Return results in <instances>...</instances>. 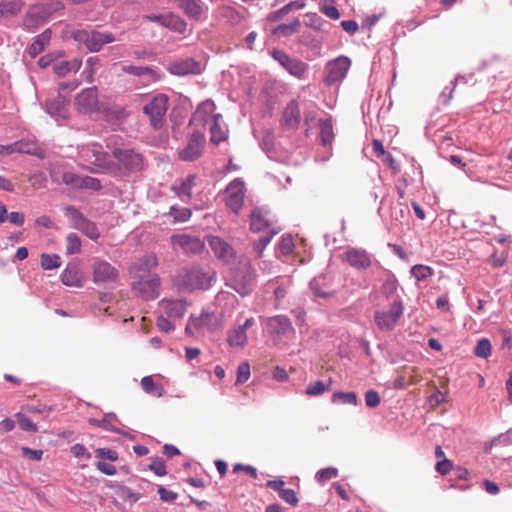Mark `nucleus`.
Listing matches in <instances>:
<instances>
[{
  "label": "nucleus",
  "instance_id": "f257e3e1",
  "mask_svg": "<svg viewBox=\"0 0 512 512\" xmlns=\"http://www.w3.org/2000/svg\"><path fill=\"white\" fill-rule=\"evenodd\" d=\"M226 286L231 287L240 296L249 295L255 287V275L250 260L245 254H237L233 247L226 243Z\"/></svg>",
  "mask_w": 512,
  "mask_h": 512
},
{
  "label": "nucleus",
  "instance_id": "f03ea898",
  "mask_svg": "<svg viewBox=\"0 0 512 512\" xmlns=\"http://www.w3.org/2000/svg\"><path fill=\"white\" fill-rule=\"evenodd\" d=\"M216 282V273L209 267H184L178 271L173 283L180 292L209 290Z\"/></svg>",
  "mask_w": 512,
  "mask_h": 512
},
{
  "label": "nucleus",
  "instance_id": "7ed1b4c3",
  "mask_svg": "<svg viewBox=\"0 0 512 512\" xmlns=\"http://www.w3.org/2000/svg\"><path fill=\"white\" fill-rule=\"evenodd\" d=\"M71 38L91 53L99 52L104 45L117 40L112 32H102L90 28L72 30Z\"/></svg>",
  "mask_w": 512,
  "mask_h": 512
},
{
  "label": "nucleus",
  "instance_id": "20e7f679",
  "mask_svg": "<svg viewBox=\"0 0 512 512\" xmlns=\"http://www.w3.org/2000/svg\"><path fill=\"white\" fill-rule=\"evenodd\" d=\"M112 155L117 160V164L114 163L113 167L115 176L129 175L143 169V156L134 149L115 147L112 149Z\"/></svg>",
  "mask_w": 512,
  "mask_h": 512
},
{
  "label": "nucleus",
  "instance_id": "39448f33",
  "mask_svg": "<svg viewBox=\"0 0 512 512\" xmlns=\"http://www.w3.org/2000/svg\"><path fill=\"white\" fill-rule=\"evenodd\" d=\"M169 106V97L164 93H158L148 97L142 107L143 114L148 118L152 128H162Z\"/></svg>",
  "mask_w": 512,
  "mask_h": 512
},
{
  "label": "nucleus",
  "instance_id": "423d86ee",
  "mask_svg": "<svg viewBox=\"0 0 512 512\" xmlns=\"http://www.w3.org/2000/svg\"><path fill=\"white\" fill-rule=\"evenodd\" d=\"M216 106L210 99L198 105L189 122L193 128H219L220 113H216Z\"/></svg>",
  "mask_w": 512,
  "mask_h": 512
},
{
  "label": "nucleus",
  "instance_id": "0eeeda50",
  "mask_svg": "<svg viewBox=\"0 0 512 512\" xmlns=\"http://www.w3.org/2000/svg\"><path fill=\"white\" fill-rule=\"evenodd\" d=\"M404 312L403 302L400 298L394 299L388 310H377L374 320L381 331H392Z\"/></svg>",
  "mask_w": 512,
  "mask_h": 512
},
{
  "label": "nucleus",
  "instance_id": "6e6552de",
  "mask_svg": "<svg viewBox=\"0 0 512 512\" xmlns=\"http://www.w3.org/2000/svg\"><path fill=\"white\" fill-rule=\"evenodd\" d=\"M351 60L346 56H339L325 65L324 83L326 86H338L347 76Z\"/></svg>",
  "mask_w": 512,
  "mask_h": 512
},
{
  "label": "nucleus",
  "instance_id": "1a4fd4ad",
  "mask_svg": "<svg viewBox=\"0 0 512 512\" xmlns=\"http://www.w3.org/2000/svg\"><path fill=\"white\" fill-rule=\"evenodd\" d=\"M270 56L291 76L299 80L305 78L308 71V65L298 58L291 57L285 51L280 49H272Z\"/></svg>",
  "mask_w": 512,
  "mask_h": 512
},
{
  "label": "nucleus",
  "instance_id": "9d476101",
  "mask_svg": "<svg viewBox=\"0 0 512 512\" xmlns=\"http://www.w3.org/2000/svg\"><path fill=\"white\" fill-rule=\"evenodd\" d=\"M119 278V271L107 260L96 257L92 263V281L97 284L115 283Z\"/></svg>",
  "mask_w": 512,
  "mask_h": 512
},
{
  "label": "nucleus",
  "instance_id": "9b49d317",
  "mask_svg": "<svg viewBox=\"0 0 512 512\" xmlns=\"http://www.w3.org/2000/svg\"><path fill=\"white\" fill-rule=\"evenodd\" d=\"M161 280L159 275L141 278L132 282V290L143 300L150 301L159 297Z\"/></svg>",
  "mask_w": 512,
  "mask_h": 512
},
{
  "label": "nucleus",
  "instance_id": "f8f14e48",
  "mask_svg": "<svg viewBox=\"0 0 512 512\" xmlns=\"http://www.w3.org/2000/svg\"><path fill=\"white\" fill-rule=\"evenodd\" d=\"M246 193V184L242 178H235L226 185V207L238 214L242 209Z\"/></svg>",
  "mask_w": 512,
  "mask_h": 512
},
{
  "label": "nucleus",
  "instance_id": "ddd939ff",
  "mask_svg": "<svg viewBox=\"0 0 512 512\" xmlns=\"http://www.w3.org/2000/svg\"><path fill=\"white\" fill-rule=\"evenodd\" d=\"M204 144L205 135L200 130H194L187 145L178 151V158L185 162L197 160L202 155Z\"/></svg>",
  "mask_w": 512,
  "mask_h": 512
},
{
  "label": "nucleus",
  "instance_id": "4468645a",
  "mask_svg": "<svg viewBox=\"0 0 512 512\" xmlns=\"http://www.w3.org/2000/svg\"><path fill=\"white\" fill-rule=\"evenodd\" d=\"M75 104L78 111L83 114H91L93 112L101 111L97 88L89 87L84 89L76 96Z\"/></svg>",
  "mask_w": 512,
  "mask_h": 512
},
{
  "label": "nucleus",
  "instance_id": "2eb2a0df",
  "mask_svg": "<svg viewBox=\"0 0 512 512\" xmlns=\"http://www.w3.org/2000/svg\"><path fill=\"white\" fill-rule=\"evenodd\" d=\"M291 285L292 280L290 277L277 276L264 284L263 291L265 294H273L275 306L278 307L281 301L286 297Z\"/></svg>",
  "mask_w": 512,
  "mask_h": 512
},
{
  "label": "nucleus",
  "instance_id": "dca6fc26",
  "mask_svg": "<svg viewBox=\"0 0 512 512\" xmlns=\"http://www.w3.org/2000/svg\"><path fill=\"white\" fill-rule=\"evenodd\" d=\"M204 70V64L201 61H197L192 57H186L178 59L172 62L168 71L177 76H186V75H197L200 74Z\"/></svg>",
  "mask_w": 512,
  "mask_h": 512
},
{
  "label": "nucleus",
  "instance_id": "f3484780",
  "mask_svg": "<svg viewBox=\"0 0 512 512\" xmlns=\"http://www.w3.org/2000/svg\"><path fill=\"white\" fill-rule=\"evenodd\" d=\"M218 326V318L212 311H203L200 316L195 317L191 315L185 327V333L189 336H193V329L200 330L207 328L208 330H214Z\"/></svg>",
  "mask_w": 512,
  "mask_h": 512
},
{
  "label": "nucleus",
  "instance_id": "a211bd4d",
  "mask_svg": "<svg viewBox=\"0 0 512 512\" xmlns=\"http://www.w3.org/2000/svg\"><path fill=\"white\" fill-rule=\"evenodd\" d=\"M157 266L158 259L155 254L144 255L133 263L130 268V274L135 280L158 275L157 273L152 272V270Z\"/></svg>",
  "mask_w": 512,
  "mask_h": 512
},
{
  "label": "nucleus",
  "instance_id": "6ab92c4d",
  "mask_svg": "<svg viewBox=\"0 0 512 512\" xmlns=\"http://www.w3.org/2000/svg\"><path fill=\"white\" fill-rule=\"evenodd\" d=\"M250 229L252 232H266L273 227L271 212L264 207H255L250 213Z\"/></svg>",
  "mask_w": 512,
  "mask_h": 512
},
{
  "label": "nucleus",
  "instance_id": "aec40b11",
  "mask_svg": "<svg viewBox=\"0 0 512 512\" xmlns=\"http://www.w3.org/2000/svg\"><path fill=\"white\" fill-rule=\"evenodd\" d=\"M344 260L356 270H366L372 264V255L365 249L349 248L344 253Z\"/></svg>",
  "mask_w": 512,
  "mask_h": 512
},
{
  "label": "nucleus",
  "instance_id": "412c9836",
  "mask_svg": "<svg viewBox=\"0 0 512 512\" xmlns=\"http://www.w3.org/2000/svg\"><path fill=\"white\" fill-rule=\"evenodd\" d=\"M304 123L307 128H333L335 124L330 114L314 108L304 110Z\"/></svg>",
  "mask_w": 512,
  "mask_h": 512
},
{
  "label": "nucleus",
  "instance_id": "4be33fe9",
  "mask_svg": "<svg viewBox=\"0 0 512 512\" xmlns=\"http://www.w3.org/2000/svg\"><path fill=\"white\" fill-rule=\"evenodd\" d=\"M255 324L253 317L246 318L243 323L238 324L230 330L226 342L231 347H244L247 342V329Z\"/></svg>",
  "mask_w": 512,
  "mask_h": 512
},
{
  "label": "nucleus",
  "instance_id": "5701e85b",
  "mask_svg": "<svg viewBox=\"0 0 512 512\" xmlns=\"http://www.w3.org/2000/svg\"><path fill=\"white\" fill-rule=\"evenodd\" d=\"M310 289L317 298L327 299L335 295L331 286V278L328 275H319L310 281Z\"/></svg>",
  "mask_w": 512,
  "mask_h": 512
},
{
  "label": "nucleus",
  "instance_id": "b1692460",
  "mask_svg": "<svg viewBox=\"0 0 512 512\" xmlns=\"http://www.w3.org/2000/svg\"><path fill=\"white\" fill-rule=\"evenodd\" d=\"M171 242L174 246L181 248L186 254H197L203 248L200 239L188 234L173 235Z\"/></svg>",
  "mask_w": 512,
  "mask_h": 512
},
{
  "label": "nucleus",
  "instance_id": "393cba45",
  "mask_svg": "<svg viewBox=\"0 0 512 512\" xmlns=\"http://www.w3.org/2000/svg\"><path fill=\"white\" fill-rule=\"evenodd\" d=\"M1 149L5 150L7 154L22 153L37 156L39 158L43 157L42 149L34 141L30 140L16 141L12 144L1 146Z\"/></svg>",
  "mask_w": 512,
  "mask_h": 512
},
{
  "label": "nucleus",
  "instance_id": "a878e982",
  "mask_svg": "<svg viewBox=\"0 0 512 512\" xmlns=\"http://www.w3.org/2000/svg\"><path fill=\"white\" fill-rule=\"evenodd\" d=\"M47 113L55 119L57 125H63L60 123L61 120H65L68 118V103L66 100L58 96L55 99H49L45 103Z\"/></svg>",
  "mask_w": 512,
  "mask_h": 512
},
{
  "label": "nucleus",
  "instance_id": "bb28decb",
  "mask_svg": "<svg viewBox=\"0 0 512 512\" xmlns=\"http://www.w3.org/2000/svg\"><path fill=\"white\" fill-rule=\"evenodd\" d=\"M267 328L274 337L286 336L293 331L290 319L284 315H276L267 319Z\"/></svg>",
  "mask_w": 512,
  "mask_h": 512
},
{
  "label": "nucleus",
  "instance_id": "cd10ccee",
  "mask_svg": "<svg viewBox=\"0 0 512 512\" xmlns=\"http://www.w3.org/2000/svg\"><path fill=\"white\" fill-rule=\"evenodd\" d=\"M301 122V111L296 100L287 103L282 113V123L287 128H296Z\"/></svg>",
  "mask_w": 512,
  "mask_h": 512
},
{
  "label": "nucleus",
  "instance_id": "c85d7f7f",
  "mask_svg": "<svg viewBox=\"0 0 512 512\" xmlns=\"http://www.w3.org/2000/svg\"><path fill=\"white\" fill-rule=\"evenodd\" d=\"M52 32L50 29L44 30L37 35L28 47V54L31 58H35L42 53L51 41Z\"/></svg>",
  "mask_w": 512,
  "mask_h": 512
},
{
  "label": "nucleus",
  "instance_id": "c756f323",
  "mask_svg": "<svg viewBox=\"0 0 512 512\" xmlns=\"http://www.w3.org/2000/svg\"><path fill=\"white\" fill-rule=\"evenodd\" d=\"M88 152H91L94 158L92 161L94 165L108 171L110 174H116V172L113 170L114 163L106 161L107 153L102 150L101 146L93 144L88 148Z\"/></svg>",
  "mask_w": 512,
  "mask_h": 512
},
{
  "label": "nucleus",
  "instance_id": "7c9ffc66",
  "mask_svg": "<svg viewBox=\"0 0 512 512\" xmlns=\"http://www.w3.org/2000/svg\"><path fill=\"white\" fill-rule=\"evenodd\" d=\"M61 281L65 286L81 287V272L75 264H68L61 274Z\"/></svg>",
  "mask_w": 512,
  "mask_h": 512
},
{
  "label": "nucleus",
  "instance_id": "2f4dec72",
  "mask_svg": "<svg viewBox=\"0 0 512 512\" xmlns=\"http://www.w3.org/2000/svg\"><path fill=\"white\" fill-rule=\"evenodd\" d=\"M121 70L126 74L133 75L136 77H148L150 80L153 81L159 79L158 71L150 66L123 65L121 67Z\"/></svg>",
  "mask_w": 512,
  "mask_h": 512
},
{
  "label": "nucleus",
  "instance_id": "473e14b6",
  "mask_svg": "<svg viewBox=\"0 0 512 512\" xmlns=\"http://www.w3.org/2000/svg\"><path fill=\"white\" fill-rule=\"evenodd\" d=\"M168 2H175L192 19H198L202 14L200 0H168Z\"/></svg>",
  "mask_w": 512,
  "mask_h": 512
},
{
  "label": "nucleus",
  "instance_id": "72a5a7b5",
  "mask_svg": "<svg viewBox=\"0 0 512 512\" xmlns=\"http://www.w3.org/2000/svg\"><path fill=\"white\" fill-rule=\"evenodd\" d=\"M253 135L267 154L275 150L276 140L272 130H253Z\"/></svg>",
  "mask_w": 512,
  "mask_h": 512
},
{
  "label": "nucleus",
  "instance_id": "f704fd0d",
  "mask_svg": "<svg viewBox=\"0 0 512 512\" xmlns=\"http://www.w3.org/2000/svg\"><path fill=\"white\" fill-rule=\"evenodd\" d=\"M105 120L111 124H122L128 117L129 113L124 107H106L101 109Z\"/></svg>",
  "mask_w": 512,
  "mask_h": 512
},
{
  "label": "nucleus",
  "instance_id": "c9c22d12",
  "mask_svg": "<svg viewBox=\"0 0 512 512\" xmlns=\"http://www.w3.org/2000/svg\"><path fill=\"white\" fill-rule=\"evenodd\" d=\"M164 309L169 318H181L187 310V302L184 299L167 300Z\"/></svg>",
  "mask_w": 512,
  "mask_h": 512
},
{
  "label": "nucleus",
  "instance_id": "e433bc0d",
  "mask_svg": "<svg viewBox=\"0 0 512 512\" xmlns=\"http://www.w3.org/2000/svg\"><path fill=\"white\" fill-rule=\"evenodd\" d=\"M305 6H306L305 0L291 1V2L287 3L286 5H284L282 8H280L279 10L271 12L267 17V20L270 22H276L279 19H281L282 17H284L285 15H287L288 13H290L292 10H301V9L305 8Z\"/></svg>",
  "mask_w": 512,
  "mask_h": 512
},
{
  "label": "nucleus",
  "instance_id": "4c0bfd02",
  "mask_svg": "<svg viewBox=\"0 0 512 512\" xmlns=\"http://www.w3.org/2000/svg\"><path fill=\"white\" fill-rule=\"evenodd\" d=\"M82 66V61L72 59L69 61L56 62L53 65V71L59 77H64L70 72H77Z\"/></svg>",
  "mask_w": 512,
  "mask_h": 512
},
{
  "label": "nucleus",
  "instance_id": "58836bf2",
  "mask_svg": "<svg viewBox=\"0 0 512 512\" xmlns=\"http://www.w3.org/2000/svg\"><path fill=\"white\" fill-rule=\"evenodd\" d=\"M164 27L179 34H183L187 30V23L183 18L174 13H166Z\"/></svg>",
  "mask_w": 512,
  "mask_h": 512
},
{
  "label": "nucleus",
  "instance_id": "ea45409f",
  "mask_svg": "<svg viewBox=\"0 0 512 512\" xmlns=\"http://www.w3.org/2000/svg\"><path fill=\"white\" fill-rule=\"evenodd\" d=\"M196 175L195 174H189L185 179H183L179 185L174 186L173 190L174 192L182 197L187 196L190 197L192 195V189L196 185Z\"/></svg>",
  "mask_w": 512,
  "mask_h": 512
},
{
  "label": "nucleus",
  "instance_id": "a19ab883",
  "mask_svg": "<svg viewBox=\"0 0 512 512\" xmlns=\"http://www.w3.org/2000/svg\"><path fill=\"white\" fill-rule=\"evenodd\" d=\"M301 23L298 19H294L288 24H280L273 30V34L279 37H289L300 29Z\"/></svg>",
  "mask_w": 512,
  "mask_h": 512
},
{
  "label": "nucleus",
  "instance_id": "79ce46f5",
  "mask_svg": "<svg viewBox=\"0 0 512 512\" xmlns=\"http://www.w3.org/2000/svg\"><path fill=\"white\" fill-rule=\"evenodd\" d=\"M410 273L417 281L420 282L432 277L434 275V270L430 266L416 264L411 267Z\"/></svg>",
  "mask_w": 512,
  "mask_h": 512
},
{
  "label": "nucleus",
  "instance_id": "37998d69",
  "mask_svg": "<svg viewBox=\"0 0 512 512\" xmlns=\"http://www.w3.org/2000/svg\"><path fill=\"white\" fill-rule=\"evenodd\" d=\"M21 11V4L18 1H0V16L11 17L17 15Z\"/></svg>",
  "mask_w": 512,
  "mask_h": 512
},
{
  "label": "nucleus",
  "instance_id": "c03bdc74",
  "mask_svg": "<svg viewBox=\"0 0 512 512\" xmlns=\"http://www.w3.org/2000/svg\"><path fill=\"white\" fill-rule=\"evenodd\" d=\"M77 230L81 231L93 241L98 240L100 237V232L97 225L88 218L77 228Z\"/></svg>",
  "mask_w": 512,
  "mask_h": 512
},
{
  "label": "nucleus",
  "instance_id": "a18cd8bd",
  "mask_svg": "<svg viewBox=\"0 0 512 512\" xmlns=\"http://www.w3.org/2000/svg\"><path fill=\"white\" fill-rule=\"evenodd\" d=\"M169 215L173 217L174 222L183 223L190 219L192 211L188 207L171 206Z\"/></svg>",
  "mask_w": 512,
  "mask_h": 512
},
{
  "label": "nucleus",
  "instance_id": "49530a36",
  "mask_svg": "<svg viewBox=\"0 0 512 512\" xmlns=\"http://www.w3.org/2000/svg\"><path fill=\"white\" fill-rule=\"evenodd\" d=\"M65 215L71 221V226L77 229L87 218L74 206L69 205L65 208Z\"/></svg>",
  "mask_w": 512,
  "mask_h": 512
},
{
  "label": "nucleus",
  "instance_id": "de8ad7c7",
  "mask_svg": "<svg viewBox=\"0 0 512 512\" xmlns=\"http://www.w3.org/2000/svg\"><path fill=\"white\" fill-rule=\"evenodd\" d=\"M333 403H344L356 406L358 404V397L355 392H342L338 391L332 395Z\"/></svg>",
  "mask_w": 512,
  "mask_h": 512
},
{
  "label": "nucleus",
  "instance_id": "09e8293b",
  "mask_svg": "<svg viewBox=\"0 0 512 512\" xmlns=\"http://www.w3.org/2000/svg\"><path fill=\"white\" fill-rule=\"evenodd\" d=\"M81 251V239L75 233H70L66 237V254L74 255Z\"/></svg>",
  "mask_w": 512,
  "mask_h": 512
},
{
  "label": "nucleus",
  "instance_id": "8fccbe9b",
  "mask_svg": "<svg viewBox=\"0 0 512 512\" xmlns=\"http://www.w3.org/2000/svg\"><path fill=\"white\" fill-rule=\"evenodd\" d=\"M206 240L219 259L224 258V239L219 236L208 235Z\"/></svg>",
  "mask_w": 512,
  "mask_h": 512
},
{
  "label": "nucleus",
  "instance_id": "3c124183",
  "mask_svg": "<svg viewBox=\"0 0 512 512\" xmlns=\"http://www.w3.org/2000/svg\"><path fill=\"white\" fill-rule=\"evenodd\" d=\"M491 343L487 338H481L477 341L474 348V354L483 359H487L491 355Z\"/></svg>",
  "mask_w": 512,
  "mask_h": 512
},
{
  "label": "nucleus",
  "instance_id": "603ef678",
  "mask_svg": "<svg viewBox=\"0 0 512 512\" xmlns=\"http://www.w3.org/2000/svg\"><path fill=\"white\" fill-rule=\"evenodd\" d=\"M61 260L57 254H42L41 255V266L44 270H52L60 267Z\"/></svg>",
  "mask_w": 512,
  "mask_h": 512
},
{
  "label": "nucleus",
  "instance_id": "864d4df0",
  "mask_svg": "<svg viewBox=\"0 0 512 512\" xmlns=\"http://www.w3.org/2000/svg\"><path fill=\"white\" fill-rule=\"evenodd\" d=\"M78 188L99 191L102 189V184L98 178L92 176H82L80 183L78 184Z\"/></svg>",
  "mask_w": 512,
  "mask_h": 512
},
{
  "label": "nucleus",
  "instance_id": "5fc2aeb1",
  "mask_svg": "<svg viewBox=\"0 0 512 512\" xmlns=\"http://www.w3.org/2000/svg\"><path fill=\"white\" fill-rule=\"evenodd\" d=\"M141 386L146 393L156 392L157 396H162L164 388L156 385L151 376H145L141 379Z\"/></svg>",
  "mask_w": 512,
  "mask_h": 512
},
{
  "label": "nucleus",
  "instance_id": "6e6d98bb",
  "mask_svg": "<svg viewBox=\"0 0 512 512\" xmlns=\"http://www.w3.org/2000/svg\"><path fill=\"white\" fill-rule=\"evenodd\" d=\"M398 282L393 274H389L386 280L383 282L381 291L386 297H391L397 291Z\"/></svg>",
  "mask_w": 512,
  "mask_h": 512
},
{
  "label": "nucleus",
  "instance_id": "4d7b16f0",
  "mask_svg": "<svg viewBox=\"0 0 512 512\" xmlns=\"http://www.w3.org/2000/svg\"><path fill=\"white\" fill-rule=\"evenodd\" d=\"M459 80H464L463 76H457L455 80L451 81L448 86H446L443 91L441 92L439 96V101L444 104L448 105L450 100L452 99L453 91L456 87V84Z\"/></svg>",
  "mask_w": 512,
  "mask_h": 512
},
{
  "label": "nucleus",
  "instance_id": "13d9d810",
  "mask_svg": "<svg viewBox=\"0 0 512 512\" xmlns=\"http://www.w3.org/2000/svg\"><path fill=\"white\" fill-rule=\"evenodd\" d=\"M329 388H330V384L326 385L323 381L317 380L313 383H310L306 387L305 393L311 397L319 396V395L323 394Z\"/></svg>",
  "mask_w": 512,
  "mask_h": 512
},
{
  "label": "nucleus",
  "instance_id": "bf43d9fd",
  "mask_svg": "<svg viewBox=\"0 0 512 512\" xmlns=\"http://www.w3.org/2000/svg\"><path fill=\"white\" fill-rule=\"evenodd\" d=\"M63 55H64L63 51L49 52L39 58L38 66L42 69H45V68L49 67L51 64L54 65V63H56V60L58 58L62 57Z\"/></svg>",
  "mask_w": 512,
  "mask_h": 512
},
{
  "label": "nucleus",
  "instance_id": "052dcab7",
  "mask_svg": "<svg viewBox=\"0 0 512 512\" xmlns=\"http://www.w3.org/2000/svg\"><path fill=\"white\" fill-rule=\"evenodd\" d=\"M18 424L20 428L26 432L35 433L37 431V425L25 414H16Z\"/></svg>",
  "mask_w": 512,
  "mask_h": 512
},
{
  "label": "nucleus",
  "instance_id": "680f3d73",
  "mask_svg": "<svg viewBox=\"0 0 512 512\" xmlns=\"http://www.w3.org/2000/svg\"><path fill=\"white\" fill-rule=\"evenodd\" d=\"M337 476L338 470L335 467L323 468L316 473V479L319 483H325L332 478H336Z\"/></svg>",
  "mask_w": 512,
  "mask_h": 512
},
{
  "label": "nucleus",
  "instance_id": "e2e57ef3",
  "mask_svg": "<svg viewBox=\"0 0 512 512\" xmlns=\"http://www.w3.org/2000/svg\"><path fill=\"white\" fill-rule=\"evenodd\" d=\"M118 495L124 501H128L130 503H136L141 498L140 493L134 492L131 488L127 486L120 487Z\"/></svg>",
  "mask_w": 512,
  "mask_h": 512
},
{
  "label": "nucleus",
  "instance_id": "0e129e2a",
  "mask_svg": "<svg viewBox=\"0 0 512 512\" xmlns=\"http://www.w3.org/2000/svg\"><path fill=\"white\" fill-rule=\"evenodd\" d=\"M149 470L153 471L155 475L162 477L166 475V466L165 462L159 458L155 457L152 463L149 465Z\"/></svg>",
  "mask_w": 512,
  "mask_h": 512
},
{
  "label": "nucleus",
  "instance_id": "69168bd1",
  "mask_svg": "<svg viewBox=\"0 0 512 512\" xmlns=\"http://www.w3.org/2000/svg\"><path fill=\"white\" fill-rule=\"evenodd\" d=\"M381 402L379 393L376 390L370 389L365 393V403L369 408L377 407Z\"/></svg>",
  "mask_w": 512,
  "mask_h": 512
},
{
  "label": "nucleus",
  "instance_id": "338daca9",
  "mask_svg": "<svg viewBox=\"0 0 512 512\" xmlns=\"http://www.w3.org/2000/svg\"><path fill=\"white\" fill-rule=\"evenodd\" d=\"M381 158L382 161L390 168L392 174L396 175L400 173L401 165L390 153H386Z\"/></svg>",
  "mask_w": 512,
  "mask_h": 512
},
{
  "label": "nucleus",
  "instance_id": "774afa93",
  "mask_svg": "<svg viewBox=\"0 0 512 512\" xmlns=\"http://www.w3.org/2000/svg\"><path fill=\"white\" fill-rule=\"evenodd\" d=\"M498 444L503 446L512 445V428L492 439L491 446Z\"/></svg>",
  "mask_w": 512,
  "mask_h": 512
}]
</instances>
